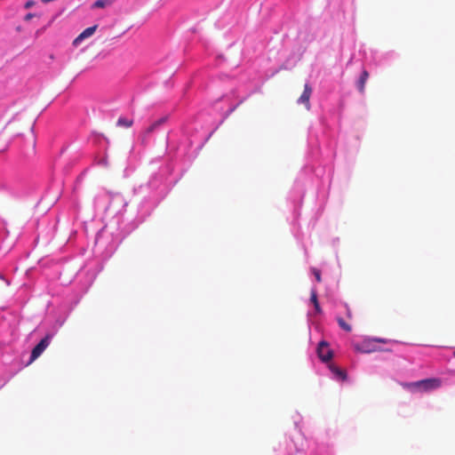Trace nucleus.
<instances>
[{"instance_id": "obj_1", "label": "nucleus", "mask_w": 455, "mask_h": 455, "mask_svg": "<svg viewBox=\"0 0 455 455\" xmlns=\"http://www.w3.org/2000/svg\"><path fill=\"white\" fill-rule=\"evenodd\" d=\"M442 381L438 378L425 379L415 382L402 383V386L411 391L428 392L440 387Z\"/></svg>"}, {"instance_id": "obj_2", "label": "nucleus", "mask_w": 455, "mask_h": 455, "mask_svg": "<svg viewBox=\"0 0 455 455\" xmlns=\"http://www.w3.org/2000/svg\"><path fill=\"white\" fill-rule=\"evenodd\" d=\"M318 357L323 363H328L333 357V351L330 348L327 341L322 340L319 342L316 349Z\"/></svg>"}, {"instance_id": "obj_3", "label": "nucleus", "mask_w": 455, "mask_h": 455, "mask_svg": "<svg viewBox=\"0 0 455 455\" xmlns=\"http://www.w3.org/2000/svg\"><path fill=\"white\" fill-rule=\"evenodd\" d=\"M50 344V337L45 336L44 339L40 340V342L32 349L30 360L28 363H33L36 359H37L43 352L46 349V347Z\"/></svg>"}, {"instance_id": "obj_4", "label": "nucleus", "mask_w": 455, "mask_h": 455, "mask_svg": "<svg viewBox=\"0 0 455 455\" xmlns=\"http://www.w3.org/2000/svg\"><path fill=\"white\" fill-rule=\"evenodd\" d=\"M312 95V88L308 84L304 85V91L298 99L299 104H303L307 110L310 109V97Z\"/></svg>"}, {"instance_id": "obj_5", "label": "nucleus", "mask_w": 455, "mask_h": 455, "mask_svg": "<svg viewBox=\"0 0 455 455\" xmlns=\"http://www.w3.org/2000/svg\"><path fill=\"white\" fill-rule=\"evenodd\" d=\"M97 28H98V25H94L92 27H89V28H85L81 34H79L75 38V40L73 41V45L78 46L83 40L92 36L95 33Z\"/></svg>"}, {"instance_id": "obj_6", "label": "nucleus", "mask_w": 455, "mask_h": 455, "mask_svg": "<svg viewBox=\"0 0 455 455\" xmlns=\"http://www.w3.org/2000/svg\"><path fill=\"white\" fill-rule=\"evenodd\" d=\"M355 349L360 353H372L376 351L373 345H371L370 342L364 341L362 344H355Z\"/></svg>"}, {"instance_id": "obj_7", "label": "nucleus", "mask_w": 455, "mask_h": 455, "mask_svg": "<svg viewBox=\"0 0 455 455\" xmlns=\"http://www.w3.org/2000/svg\"><path fill=\"white\" fill-rule=\"evenodd\" d=\"M369 72L367 70H363L361 76L357 81V89L361 93H364L365 84L369 78Z\"/></svg>"}, {"instance_id": "obj_8", "label": "nucleus", "mask_w": 455, "mask_h": 455, "mask_svg": "<svg viewBox=\"0 0 455 455\" xmlns=\"http://www.w3.org/2000/svg\"><path fill=\"white\" fill-rule=\"evenodd\" d=\"M329 369L334 374V376L337 379L345 380L347 379L346 371H343L342 369L339 368L338 366L331 363L329 365Z\"/></svg>"}, {"instance_id": "obj_9", "label": "nucleus", "mask_w": 455, "mask_h": 455, "mask_svg": "<svg viewBox=\"0 0 455 455\" xmlns=\"http://www.w3.org/2000/svg\"><path fill=\"white\" fill-rule=\"evenodd\" d=\"M310 301L313 303L314 307L315 309V312L317 314H321L322 313V308H321L320 304L318 302L316 291L314 290V289L311 291V293H310Z\"/></svg>"}, {"instance_id": "obj_10", "label": "nucleus", "mask_w": 455, "mask_h": 455, "mask_svg": "<svg viewBox=\"0 0 455 455\" xmlns=\"http://www.w3.org/2000/svg\"><path fill=\"white\" fill-rule=\"evenodd\" d=\"M113 4V0H97L93 3L92 8H105Z\"/></svg>"}, {"instance_id": "obj_11", "label": "nucleus", "mask_w": 455, "mask_h": 455, "mask_svg": "<svg viewBox=\"0 0 455 455\" xmlns=\"http://www.w3.org/2000/svg\"><path fill=\"white\" fill-rule=\"evenodd\" d=\"M132 124H133V121L132 119H127V118H124V117H120L117 120V125L124 126V127H126V128L131 127L132 125Z\"/></svg>"}, {"instance_id": "obj_12", "label": "nucleus", "mask_w": 455, "mask_h": 455, "mask_svg": "<svg viewBox=\"0 0 455 455\" xmlns=\"http://www.w3.org/2000/svg\"><path fill=\"white\" fill-rule=\"evenodd\" d=\"M337 322H338L339 327L341 329H343L344 331H346L347 332L352 331L351 326L348 323H347L343 318L338 317L337 318Z\"/></svg>"}, {"instance_id": "obj_13", "label": "nucleus", "mask_w": 455, "mask_h": 455, "mask_svg": "<svg viewBox=\"0 0 455 455\" xmlns=\"http://www.w3.org/2000/svg\"><path fill=\"white\" fill-rule=\"evenodd\" d=\"M312 273L314 274V275H315V277L316 281H317L318 283H320V282L322 281V278H321V272H320V270H318V269H316V268H313V269H312Z\"/></svg>"}, {"instance_id": "obj_14", "label": "nucleus", "mask_w": 455, "mask_h": 455, "mask_svg": "<svg viewBox=\"0 0 455 455\" xmlns=\"http://www.w3.org/2000/svg\"><path fill=\"white\" fill-rule=\"evenodd\" d=\"M167 121V117L164 116V117H161L159 118L158 120L155 121V126H161L162 124H164L165 122Z\"/></svg>"}, {"instance_id": "obj_15", "label": "nucleus", "mask_w": 455, "mask_h": 455, "mask_svg": "<svg viewBox=\"0 0 455 455\" xmlns=\"http://www.w3.org/2000/svg\"><path fill=\"white\" fill-rule=\"evenodd\" d=\"M158 126H155V123H153L145 132V135H148L152 133Z\"/></svg>"}, {"instance_id": "obj_16", "label": "nucleus", "mask_w": 455, "mask_h": 455, "mask_svg": "<svg viewBox=\"0 0 455 455\" xmlns=\"http://www.w3.org/2000/svg\"><path fill=\"white\" fill-rule=\"evenodd\" d=\"M35 4V2L34 1H28L26 4H25V8L28 9L30 7H32L33 5Z\"/></svg>"}, {"instance_id": "obj_17", "label": "nucleus", "mask_w": 455, "mask_h": 455, "mask_svg": "<svg viewBox=\"0 0 455 455\" xmlns=\"http://www.w3.org/2000/svg\"><path fill=\"white\" fill-rule=\"evenodd\" d=\"M34 16H35V14H33V13H28V14L25 16L24 20H25L26 21H28V20H30Z\"/></svg>"}, {"instance_id": "obj_18", "label": "nucleus", "mask_w": 455, "mask_h": 455, "mask_svg": "<svg viewBox=\"0 0 455 455\" xmlns=\"http://www.w3.org/2000/svg\"><path fill=\"white\" fill-rule=\"evenodd\" d=\"M346 307H347V317L351 319L352 318L351 309L347 306H346Z\"/></svg>"}, {"instance_id": "obj_19", "label": "nucleus", "mask_w": 455, "mask_h": 455, "mask_svg": "<svg viewBox=\"0 0 455 455\" xmlns=\"http://www.w3.org/2000/svg\"><path fill=\"white\" fill-rule=\"evenodd\" d=\"M454 355H455V352H454Z\"/></svg>"}]
</instances>
